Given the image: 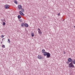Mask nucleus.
Returning a JSON list of instances; mask_svg holds the SVG:
<instances>
[{
  "label": "nucleus",
  "instance_id": "f257e3e1",
  "mask_svg": "<svg viewBox=\"0 0 75 75\" xmlns=\"http://www.w3.org/2000/svg\"><path fill=\"white\" fill-rule=\"evenodd\" d=\"M44 56H47V58H48L50 57V56H51V54L50 53L48 52H45L44 53Z\"/></svg>",
  "mask_w": 75,
  "mask_h": 75
},
{
  "label": "nucleus",
  "instance_id": "f03ea898",
  "mask_svg": "<svg viewBox=\"0 0 75 75\" xmlns=\"http://www.w3.org/2000/svg\"><path fill=\"white\" fill-rule=\"evenodd\" d=\"M73 61H71V62L70 63L69 65V68H72L73 67V68H75V66L73 64V63H72Z\"/></svg>",
  "mask_w": 75,
  "mask_h": 75
},
{
  "label": "nucleus",
  "instance_id": "7ed1b4c3",
  "mask_svg": "<svg viewBox=\"0 0 75 75\" xmlns=\"http://www.w3.org/2000/svg\"><path fill=\"white\" fill-rule=\"evenodd\" d=\"M38 59H43L42 56H41V55H38Z\"/></svg>",
  "mask_w": 75,
  "mask_h": 75
},
{
  "label": "nucleus",
  "instance_id": "20e7f679",
  "mask_svg": "<svg viewBox=\"0 0 75 75\" xmlns=\"http://www.w3.org/2000/svg\"><path fill=\"white\" fill-rule=\"evenodd\" d=\"M38 31L39 34H40H40H42V33L41 32V30L40 29V28H38Z\"/></svg>",
  "mask_w": 75,
  "mask_h": 75
},
{
  "label": "nucleus",
  "instance_id": "39448f33",
  "mask_svg": "<svg viewBox=\"0 0 75 75\" xmlns=\"http://www.w3.org/2000/svg\"><path fill=\"white\" fill-rule=\"evenodd\" d=\"M18 7L19 10H21L22 9V6H21V5H19L18 6Z\"/></svg>",
  "mask_w": 75,
  "mask_h": 75
},
{
  "label": "nucleus",
  "instance_id": "423d86ee",
  "mask_svg": "<svg viewBox=\"0 0 75 75\" xmlns=\"http://www.w3.org/2000/svg\"><path fill=\"white\" fill-rule=\"evenodd\" d=\"M5 8H6V9H7V8H9V6L8 5H6L5 6Z\"/></svg>",
  "mask_w": 75,
  "mask_h": 75
},
{
  "label": "nucleus",
  "instance_id": "0eeeda50",
  "mask_svg": "<svg viewBox=\"0 0 75 75\" xmlns=\"http://www.w3.org/2000/svg\"><path fill=\"white\" fill-rule=\"evenodd\" d=\"M19 14H20V15H21L22 16H24V14L23 13V12H22L21 11H20L19 12Z\"/></svg>",
  "mask_w": 75,
  "mask_h": 75
},
{
  "label": "nucleus",
  "instance_id": "6e6552de",
  "mask_svg": "<svg viewBox=\"0 0 75 75\" xmlns=\"http://www.w3.org/2000/svg\"><path fill=\"white\" fill-rule=\"evenodd\" d=\"M72 61V59H71V58H69L68 59V61H69V62H71Z\"/></svg>",
  "mask_w": 75,
  "mask_h": 75
},
{
  "label": "nucleus",
  "instance_id": "1a4fd4ad",
  "mask_svg": "<svg viewBox=\"0 0 75 75\" xmlns=\"http://www.w3.org/2000/svg\"><path fill=\"white\" fill-rule=\"evenodd\" d=\"M25 26L26 27H28V25L27 23H25Z\"/></svg>",
  "mask_w": 75,
  "mask_h": 75
},
{
  "label": "nucleus",
  "instance_id": "9d476101",
  "mask_svg": "<svg viewBox=\"0 0 75 75\" xmlns=\"http://www.w3.org/2000/svg\"><path fill=\"white\" fill-rule=\"evenodd\" d=\"M25 25V24H24V23H22L21 24V26L22 27H23Z\"/></svg>",
  "mask_w": 75,
  "mask_h": 75
},
{
  "label": "nucleus",
  "instance_id": "9b49d317",
  "mask_svg": "<svg viewBox=\"0 0 75 75\" xmlns=\"http://www.w3.org/2000/svg\"><path fill=\"white\" fill-rule=\"evenodd\" d=\"M18 19H20L21 18V17L20 16V15H18Z\"/></svg>",
  "mask_w": 75,
  "mask_h": 75
},
{
  "label": "nucleus",
  "instance_id": "f8f14e48",
  "mask_svg": "<svg viewBox=\"0 0 75 75\" xmlns=\"http://www.w3.org/2000/svg\"><path fill=\"white\" fill-rule=\"evenodd\" d=\"M45 50L43 49L42 51V53H44H44H45Z\"/></svg>",
  "mask_w": 75,
  "mask_h": 75
},
{
  "label": "nucleus",
  "instance_id": "ddd939ff",
  "mask_svg": "<svg viewBox=\"0 0 75 75\" xmlns=\"http://www.w3.org/2000/svg\"><path fill=\"white\" fill-rule=\"evenodd\" d=\"M72 63L73 64H75V59H74L73 61L72 60Z\"/></svg>",
  "mask_w": 75,
  "mask_h": 75
},
{
  "label": "nucleus",
  "instance_id": "4468645a",
  "mask_svg": "<svg viewBox=\"0 0 75 75\" xmlns=\"http://www.w3.org/2000/svg\"><path fill=\"white\" fill-rule=\"evenodd\" d=\"M21 11L22 12H24V9L23 8H22Z\"/></svg>",
  "mask_w": 75,
  "mask_h": 75
},
{
  "label": "nucleus",
  "instance_id": "2eb2a0df",
  "mask_svg": "<svg viewBox=\"0 0 75 75\" xmlns=\"http://www.w3.org/2000/svg\"><path fill=\"white\" fill-rule=\"evenodd\" d=\"M14 3L16 4H18V3H17V1H15Z\"/></svg>",
  "mask_w": 75,
  "mask_h": 75
},
{
  "label": "nucleus",
  "instance_id": "dca6fc26",
  "mask_svg": "<svg viewBox=\"0 0 75 75\" xmlns=\"http://www.w3.org/2000/svg\"><path fill=\"white\" fill-rule=\"evenodd\" d=\"M2 48H5V45H2Z\"/></svg>",
  "mask_w": 75,
  "mask_h": 75
},
{
  "label": "nucleus",
  "instance_id": "f3484780",
  "mask_svg": "<svg viewBox=\"0 0 75 75\" xmlns=\"http://www.w3.org/2000/svg\"><path fill=\"white\" fill-rule=\"evenodd\" d=\"M3 25H6V23L4 22H3Z\"/></svg>",
  "mask_w": 75,
  "mask_h": 75
},
{
  "label": "nucleus",
  "instance_id": "a211bd4d",
  "mask_svg": "<svg viewBox=\"0 0 75 75\" xmlns=\"http://www.w3.org/2000/svg\"><path fill=\"white\" fill-rule=\"evenodd\" d=\"M31 35H32V37H33V36H34V33H31Z\"/></svg>",
  "mask_w": 75,
  "mask_h": 75
},
{
  "label": "nucleus",
  "instance_id": "6ab92c4d",
  "mask_svg": "<svg viewBox=\"0 0 75 75\" xmlns=\"http://www.w3.org/2000/svg\"><path fill=\"white\" fill-rule=\"evenodd\" d=\"M8 43H10V39H8Z\"/></svg>",
  "mask_w": 75,
  "mask_h": 75
},
{
  "label": "nucleus",
  "instance_id": "aec40b11",
  "mask_svg": "<svg viewBox=\"0 0 75 75\" xmlns=\"http://www.w3.org/2000/svg\"><path fill=\"white\" fill-rule=\"evenodd\" d=\"M4 37V35H1V38H3Z\"/></svg>",
  "mask_w": 75,
  "mask_h": 75
},
{
  "label": "nucleus",
  "instance_id": "412c9836",
  "mask_svg": "<svg viewBox=\"0 0 75 75\" xmlns=\"http://www.w3.org/2000/svg\"><path fill=\"white\" fill-rule=\"evenodd\" d=\"M58 16H59V15H60V13H59L58 14H57Z\"/></svg>",
  "mask_w": 75,
  "mask_h": 75
},
{
  "label": "nucleus",
  "instance_id": "4be33fe9",
  "mask_svg": "<svg viewBox=\"0 0 75 75\" xmlns=\"http://www.w3.org/2000/svg\"><path fill=\"white\" fill-rule=\"evenodd\" d=\"M20 21H22V20L21 19H20L19 20Z\"/></svg>",
  "mask_w": 75,
  "mask_h": 75
},
{
  "label": "nucleus",
  "instance_id": "5701e85b",
  "mask_svg": "<svg viewBox=\"0 0 75 75\" xmlns=\"http://www.w3.org/2000/svg\"><path fill=\"white\" fill-rule=\"evenodd\" d=\"M64 54H65V51L64 52Z\"/></svg>",
  "mask_w": 75,
  "mask_h": 75
},
{
  "label": "nucleus",
  "instance_id": "b1692460",
  "mask_svg": "<svg viewBox=\"0 0 75 75\" xmlns=\"http://www.w3.org/2000/svg\"><path fill=\"white\" fill-rule=\"evenodd\" d=\"M70 74V75H73V74Z\"/></svg>",
  "mask_w": 75,
  "mask_h": 75
},
{
  "label": "nucleus",
  "instance_id": "393cba45",
  "mask_svg": "<svg viewBox=\"0 0 75 75\" xmlns=\"http://www.w3.org/2000/svg\"><path fill=\"white\" fill-rule=\"evenodd\" d=\"M67 64H68V62H67Z\"/></svg>",
  "mask_w": 75,
  "mask_h": 75
},
{
  "label": "nucleus",
  "instance_id": "a878e982",
  "mask_svg": "<svg viewBox=\"0 0 75 75\" xmlns=\"http://www.w3.org/2000/svg\"><path fill=\"white\" fill-rule=\"evenodd\" d=\"M74 28H75V26H74Z\"/></svg>",
  "mask_w": 75,
  "mask_h": 75
},
{
  "label": "nucleus",
  "instance_id": "bb28decb",
  "mask_svg": "<svg viewBox=\"0 0 75 75\" xmlns=\"http://www.w3.org/2000/svg\"><path fill=\"white\" fill-rule=\"evenodd\" d=\"M1 44H2V42H1Z\"/></svg>",
  "mask_w": 75,
  "mask_h": 75
}]
</instances>
